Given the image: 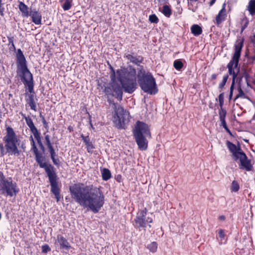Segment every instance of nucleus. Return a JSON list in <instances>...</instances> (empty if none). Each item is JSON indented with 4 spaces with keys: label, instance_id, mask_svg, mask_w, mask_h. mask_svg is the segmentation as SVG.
I'll list each match as a JSON object with an SVG mask.
<instances>
[{
    "label": "nucleus",
    "instance_id": "obj_1",
    "mask_svg": "<svg viewBox=\"0 0 255 255\" xmlns=\"http://www.w3.org/2000/svg\"><path fill=\"white\" fill-rule=\"evenodd\" d=\"M69 191L72 199L76 203L95 214L98 213L105 204L103 192L100 188H93V185L74 184L70 186Z\"/></svg>",
    "mask_w": 255,
    "mask_h": 255
},
{
    "label": "nucleus",
    "instance_id": "obj_2",
    "mask_svg": "<svg viewBox=\"0 0 255 255\" xmlns=\"http://www.w3.org/2000/svg\"><path fill=\"white\" fill-rule=\"evenodd\" d=\"M30 139L31 145V151L35 155V161L40 168L44 169L51 186L50 192L54 195L56 201L58 202L61 198V190L58 183L59 178L55 171V168L52 164L43 162L45 157L43 156L42 153H44L45 150L44 145L39 146L42 152V153H40L38 151L32 135L30 136Z\"/></svg>",
    "mask_w": 255,
    "mask_h": 255
},
{
    "label": "nucleus",
    "instance_id": "obj_3",
    "mask_svg": "<svg viewBox=\"0 0 255 255\" xmlns=\"http://www.w3.org/2000/svg\"><path fill=\"white\" fill-rule=\"evenodd\" d=\"M16 73L20 78L24 86L28 87V94L35 95L34 91L33 75L28 69L26 58L20 49L17 50L16 53Z\"/></svg>",
    "mask_w": 255,
    "mask_h": 255
},
{
    "label": "nucleus",
    "instance_id": "obj_4",
    "mask_svg": "<svg viewBox=\"0 0 255 255\" xmlns=\"http://www.w3.org/2000/svg\"><path fill=\"white\" fill-rule=\"evenodd\" d=\"M5 135L3 137L4 145L2 143H0V156L3 157L6 154L18 156L21 152L18 147L20 140L11 127L5 125Z\"/></svg>",
    "mask_w": 255,
    "mask_h": 255
},
{
    "label": "nucleus",
    "instance_id": "obj_5",
    "mask_svg": "<svg viewBox=\"0 0 255 255\" xmlns=\"http://www.w3.org/2000/svg\"><path fill=\"white\" fill-rule=\"evenodd\" d=\"M132 133L135 141L140 150H146L148 147L147 138H150V128L146 123L137 121L132 129Z\"/></svg>",
    "mask_w": 255,
    "mask_h": 255
},
{
    "label": "nucleus",
    "instance_id": "obj_6",
    "mask_svg": "<svg viewBox=\"0 0 255 255\" xmlns=\"http://www.w3.org/2000/svg\"><path fill=\"white\" fill-rule=\"evenodd\" d=\"M137 82L141 89L150 95H154L158 92L155 78L149 72H146L143 66L137 68Z\"/></svg>",
    "mask_w": 255,
    "mask_h": 255
},
{
    "label": "nucleus",
    "instance_id": "obj_7",
    "mask_svg": "<svg viewBox=\"0 0 255 255\" xmlns=\"http://www.w3.org/2000/svg\"><path fill=\"white\" fill-rule=\"evenodd\" d=\"M123 77H118L124 91L128 94H132L137 88L136 71L134 67L128 65L125 68L123 72Z\"/></svg>",
    "mask_w": 255,
    "mask_h": 255
},
{
    "label": "nucleus",
    "instance_id": "obj_8",
    "mask_svg": "<svg viewBox=\"0 0 255 255\" xmlns=\"http://www.w3.org/2000/svg\"><path fill=\"white\" fill-rule=\"evenodd\" d=\"M244 39L243 37H240L236 41L234 46V53L231 60L227 65L229 75L232 76V84H235L236 78H237V76L239 72V69L238 72H236L235 69L237 68L239 65L241 51L244 45Z\"/></svg>",
    "mask_w": 255,
    "mask_h": 255
},
{
    "label": "nucleus",
    "instance_id": "obj_9",
    "mask_svg": "<svg viewBox=\"0 0 255 255\" xmlns=\"http://www.w3.org/2000/svg\"><path fill=\"white\" fill-rule=\"evenodd\" d=\"M19 191L17 183L12 178L5 177L0 171V194L5 197H12L16 196Z\"/></svg>",
    "mask_w": 255,
    "mask_h": 255
},
{
    "label": "nucleus",
    "instance_id": "obj_10",
    "mask_svg": "<svg viewBox=\"0 0 255 255\" xmlns=\"http://www.w3.org/2000/svg\"><path fill=\"white\" fill-rule=\"evenodd\" d=\"M113 122L119 129L125 128V124L128 122L127 117L129 115L128 111L116 103H113Z\"/></svg>",
    "mask_w": 255,
    "mask_h": 255
},
{
    "label": "nucleus",
    "instance_id": "obj_11",
    "mask_svg": "<svg viewBox=\"0 0 255 255\" xmlns=\"http://www.w3.org/2000/svg\"><path fill=\"white\" fill-rule=\"evenodd\" d=\"M147 209L146 207L138 210L136 216L133 221V226L135 229L140 230H145L147 223L153 222V219L151 217H146Z\"/></svg>",
    "mask_w": 255,
    "mask_h": 255
},
{
    "label": "nucleus",
    "instance_id": "obj_12",
    "mask_svg": "<svg viewBox=\"0 0 255 255\" xmlns=\"http://www.w3.org/2000/svg\"><path fill=\"white\" fill-rule=\"evenodd\" d=\"M240 160L239 164L240 169H245L247 171H251L253 170V165L251 163V160L249 159L244 152H242L238 156Z\"/></svg>",
    "mask_w": 255,
    "mask_h": 255
},
{
    "label": "nucleus",
    "instance_id": "obj_13",
    "mask_svg": "<svg viewBox=\"0 0 255 255\" xmlns=\"http://www.w3.org/2000/svg\"><path fill=\"white\" fill-rule=\"evenodd\" d=\"M20 114L22 118L25 119L26 125L29 127L31 132L33 134L36 141L40 140L41 139L40 133L34 126L31 118L29 116L26 117L25 114L22 113Z\"/></svg>",
    "mask_w": 255,
    "mask_h": 255
},
{
    "label": "nucleus",
    "instance_id": "obj_14",
    "mask_svg": "<svg viewBox=\"0 0 255 255\" xmlns=\"http://www.w3.org/2000/svg\"><path fill=\"white\" fill-rule=\"evenodd\" d=\"M226 145L229 149V151L232 153V157L233 159L235 161H237L238 160V156L240 154L242 153V152H244L243 150L241 149L240 145L238 146H236L235 144L232 143V142L227 140L226 141Z\"/></svg>",
    "mask_w": 255,
    "mask_h": 255
},
{
    "label": "nucleus",
    "instance_id": "obj_15",
    "mask_svg": "<svg viewBox=\"0 0 255 255\" xmlns=\"http://www.w3.org/2000/svg\"><path fill=\"white\" fill-rule=\"evenodd\" d=\"M111 80V87L112 89V92L115 93L114 96L119 100L121 101L123 99V87L121 86L115 80Z\"/></svg>",
    "mask_w": 255,
    "mask_h": 255
},
{
    "label": "nucleus",
    "instance_id": "obj_16",
    "mask_svg": "<svg viewBox=\"0 0 255 255\" xmlns=\"http://www.w3.org/2000/svg\"><path fill=\"white\" fill-rule=\"evenodd\" d=\"M124 58L129 60L132 64L139 66V67L141 66L140 64L142 63L144 60L143 56L137 55V54L132 55L131 53H129V52H126L125 53Z\"/></svg>",
    "mask_w": 255,
    "mask_h": 255
},
{
    "label": "nucleus",
    "instance_id": "obj_17",
    "mask_svg": "<svg viewBox=\"0 0 255 255\" xmlns=\"http://www.w3.org/2000/svg\"><path fill=\"white\" fill-rule=\"evenodd\" d=\"M57 241L59 244L60 249L69 251L71 248L67 240L61 235L59 234L57 236Z\"/></svg>",
    "mask_w": 255,
    "mask_h": 255
},
{
    "label": "nucleus",
    "instance_id": "obj_18",
    "mask_svg": "<svg viewBox=\"0 0 255 255\" xmlns=\"http://www.w3.org/2000/svg\"><path fill=\"white\" fill-rule=\"evenodd\" d=\"M29 16L31 17L32 21L35 24L39 25L41 24L42 15L38 10L35 9L31 10Z\"/></svg>",
    "mask_w": 255,
    "mask_h": 255
},
{
    "label": "nucleus",
    "instance_id": "obj_19",
    "mask_svg": "<svg viewBox=\"0 0 255 255\" xmlns=\"http://www.w3.org/2000/svg\"><path fill=\"white\" fill-rule=\"evenodd\" d=\"M47 147L48 149V151L49 152L50 158L52 160L53 164L57 167H59L60 165V161L58 158H56L57 156V154L56 153L55 150L52 145V144L47 146Z\"/></svg>",
    "mask_w": 255,
    "mask_h": 255
},
{
    "label": "nucleus",
    "instance_id": "obj_20",
    "mask_svg": "<svg viewBox=\"0 0 255 255\" xmlns=\"http://www.w3.org/2000/svg\"><path fill=\"white\" fill-rule=\"evenodd\" d=\"M24 95L26 96L25 101L30 106V109L32 110L36 111V105L34 99L36 97L35 95L28 94L27 92H26Z\"/></svg>",
    "mask_w": 255,
    "mask_h": 255
},
{
    "label": "nucleus",
    "instance_id": "obj_21",
    "mask_svg": "<svg viewBox=\"0 0 255 255\" xmlns=\"http://www.w3.org/2000/svg\"><path fill=\"white\" fill-rule=\"evenodd\" d=\"M226 14L225 9V3L223 5L222 9L220 10L216 17V23L219 25L225 19Z\"/></svg>",
    "mask_w": 255,
    "mask_h": 255
},
{
    "label": "nucleus",
    "instance_id": "obj_22",
    "mask_svg": "<svg viewBox=\"0 0 255 255\" xmlns=\"http://www.w3.org/2000/svg\"><path fill=\"white\" fill-rule=\"evenodd\" d=\"M83 142L86 146L87 150L89 153L92 152V150L95 148V147L91 141L90 138L88 135L84 136L83 134H81L80 135Z\"/></svg>",
    "mask_w": 255,
    "mask_h": 255
},
{
    "label": "nucleus",
    "instance_id": "obj_23",
    "mask_svg": "<svg viewBox=\"0 0 255 255\" xmlns=\"http://www.w3.org/2000/svg\"><path fill=\"white\" fill-rule=\"evenodd\" d=\"M18 8L21 12V14L23 17H27L29 16L28 11V7L22 1H18Z\"/></svg>",
    "mask_w": 255,
    "mask_h": 255
},
{
    "label": "nucleus",
    "instance_id": "obj_24",
    "mask_svg": "<svg viewBox=\"0 0 255 255\" xmlns=\"http://www.w3.org/2000/svg\"><path fill=\"white\" fill-rule=\"evenodd\" d=\"M191 33L195 36H198L202 33V27L198 24H193L191 27Z\"/></svg>",
    "mask_w": 255,
    "mask_h": 255
},
{
    "label": "nucleus",
    "instance_id": "obj_25",
    "mask_svg": "<svg viewBox=\"0 0 255 255\" xmlns=\"http://www.w3.org/2000/svg\"><path fill=\"white\" fill-rule=\"evenodd\" d=\"M242 75L243 78L245 79L246 82L248 87L250 86V75L249 74V70L243 67L242 68Z\"/></svg>",
    "mask_w": 255,
    "mask_h": 255
},
{
    "label": "nucleus",
    "instance_id": "obj_26",
    "mask_svg": "<svg viewBox=\"0 0 255 255\" xmlns=\"http://www.w3.org/2000/svg\"><path fill=\"white\" fill-rule=\"evenodd\" d=\"M62 7L64 10H69L73 5V0H61Z\"/></svg>",
    "mask_w": 255,
    "mask_h": 255
},
{
    "label": "nucleus",
    "instance_id": "obj_27",
    "mask_svg": "<svg viewBox=\"0 0 255 255\" xmlns=\"http://www.w3.org/2000/svg\"><path fill=\"white\" fill-rule=\"evenodd\" d=\"M102 176L103 180H108L112 177L110 170L108 168H104L102 171Z\"/></svg>",
    "mask_w": 255,
    "mask_h": 255
},
{
    "label": "nucleus",
    "instance_id": "obj_28",
    "mask_svg": "<svg viewBox=\"0 0 255 255\" xmlns=\"http://www.w3.org/2000/svg\"><path fill=\"white\" fill-rule=\"evenodd\" d=\"M7 38L8 41V46L9 50L11 51L15 52L16 51V48L14 44V37L9 35L7 36Z\"/></svg>",
    "mask_w": 255,
    "mask_h": 255
},
{
    "label": "nucleus",
    "instance_id": "obj_29",
    "mask_svg": "<svg viewBox=\"0 0 255 255\" xmlns=\"http://www.w3.org/2000/svg\"><path fill=\"white\" fill-rule=\"evenodd\" d=\"M162 13L169 18L172 14V10L168 5H164L162 8Z\"/></svg>",
    "mask_w": 255,
    "mask_h": 255
},
{
    "label": "nucleus",
    "instance_id": "obj_30",
    "mask_svg": "<svg viewBox=\"0 0 255 255\" xmlns=\"http://www.w3.org/2000/svg\"><path fill=\"white\" fill-rule=\"evenodd\" d=\"M146 248L149 251L152 253H154L157 251L158 248V244L156 242H152L147 245Z\"/></svg>",
    "mask_w": 255,
    "mask_h": 255
},
{
    "label": "nucleus",
    "instance_id": "obj_31",
    "mask_svg": "<svg viewBox=\"0 0 255 255\" xmlns=\"http://www.w3.org/2000/svg\"><path fill=\"white\" fill-rule=\"evenodd\" d=\"M238 94L235 97V99L234 101H235L236 100H237L238 98H246L247 96L246 94H245L244 92L242 89L241 85H238Z\"/></svg>",
    "mask_w": 255,
    "mask_h": 255
},
{
    "label": "nucleus",
    "instance_id": "obj_32",
    "mask_svg": "<svg viewBox=\"0 0 255 255\" xmlns=\"http://www.w3.org/2000/svg\"><path fill=\"white\" fill-rule=\"evenodd\" d=\"M248 10L252 15L255 14V0H251L248 5Z\"/></svg>",
    "mask_w": 255,
    "mask_h": 255
},
{
    "label": "nucleus",
    "instance_id": "obj_33",
    "mask_svg": "<svg viewBox=\"0 0 255 255\" xmlns=\"http://www.w3.org/2000/svg\"><path fill=\"white\" fill-rule=\"evenodd\" d=\"M173 66L178 71H180L183 67V64L181 59H176L174 61Z\"/></svg>",
    "mask_w": 255,
    "mask_h": 255
},
{
    "label": "nucleus",
    "instance_id": "obj_34",
    "mask_svg": "<svg viewBox=\"0 0 255 255\" xmlns=\"http://www.w3.org/2000/svg\"><path fill=\"white\" fill-rule=\"evenodd\" d=\"M240 189V186L238 182L236 180L232 181L231 187V192H236Z\"/></svg>",
    "mask_w": 255,
    "mask_h": 255
},
{
    "label": "nucleus",
    "instance_id": "obj_35",
    "mask_svg": "<svg viewBox=\"0 0 255 255\" xmlns=\"http://www.w3.org/2000/svg\"><path fill=\"white\" fill-rule=\"evenodd\" d=\"M227 115L226 110L223 108V107L220 108V109L219 111V115L220 120H225L226 116Z\"/></svg>",
    "mask_w": 255,
    "mask_h": 255
},
{
    "label": "nucleus",
    "instance_id": "obj_36",
    "mask_svg": "<svg viewBox=\"0 0 255 255\" xmlns=\"http://www.w3.org/2000/svg\"><path fill=\"white\" fill-rule=\"evenodd\" d=\"M110 86H106L105 87L104 92L105 93L106 95L107 96L111 95L112 96H114V94L112 92V89L111 87V82L110 84Z\"/></svg>",
    "mask_w": 255,
    "mask_h": 255
},
{
    "label": "nucleus",
    "instance_id": "obj_37",
    "mask_svg": "<svg viewBox=\"0 0 255 255\" xmlns=\"http://www.w3.org/2000/svg\"><path fill=\"white\" fill-rule=\"evenodd\" d=\"M229 78V75L226 74L223 77V80L221 83L219 85V89H223L225 85H226V83H227V81Z\"/></svg>",
    "mask_w": 255,
    "mask_h": 255
},
{
    "label": "nucleus",
    "instance_id": "obj_38",
    "mask_svg": "<svg viewBox=\"0 0 255 255\" xmlns=\"http://www.w3.org/2000/svg\"><path fill=\"white\" fill-rule=\"evenodd\" d=\"M43 135L44 136L45 144L46 145V146L52 144V143H51V140H50V135L47 134V132H44Z\"/></svg>",
    "mask_w": 255,
    "mask_h": 255
},
{
    "label": "nucleus",
    "instance_id": "obj_39",
    "mask_svg": "<svg viewBox=\"0 0 255 255\" xmlns=\"http://www.w3.org/2000/svg\"><path fill=\"white\" fill-rule=\"evenodd\" d=\"M108 64L109 67V69L111 70V75H110V78L111 80H115L116 79V74H115V71L113 67V66L109 63V62H108Z\"/></svg>",
    "mask_w": 255,
    "mask_h": 255
},
{
    "label": "nucleus",
    "instance_id": "obj_40",
    "mask_svg": "<svg viewBox=\"0 0 255 255\" xmlns=\"http://www.w3.org/2000/svg\"><path fill=\"white\" fill-rule=\"evenodd\" d=\"M149 20L151 23H157L159 19L155 14H151L149 16Z\"/></svg>",
    "mask_w": 255,
    "mask_h": 255
},
{
    "label": "nucleus",
    "instance_id": "obj_41",
    "mask_svg": "<svg viewBox=\"0 0 255 255\" xmlns=\"http://www.w3.org/2000/svg\"><path fill=\"white\" fill-rule=\"evenodd\" d=\"M218 99L219 101V106L220 108L223 107L224 105V93L223 92L219 95Z\"/></svg>",
    "mask_w": 255,
    "mask_h": 255
},
{
    "label": "nucleus",
    "instance_id": "obj_42",
    "mask_svg": "<svg viewBox=\"0 0 255 255\" xmlns=\"http://www.w3.org/2000/svg\"><path fill=\"white\" fill-rule=\"evenodd\" d=\"M42 253L46 254L51 251V248L47 244H44L41 247Z\"/></svg>",
    "mask_w": 255,
    "mask_h": 255
},
{
    "label": "nucleus",
    "instance_id": "obj_43",
    "mask_svg": "<svg viewBox=\"0 0 255 255\" xmlns=\"http://www.w3.org/2000/svg\"><path fill=\"white\" fill-rule=\"evenodd\" d=\"M218 235L220 241L222 242L224 239L225 236L224 230L223 229L219 230Z\"/></svg>",
    "mask_w": 255,
    "mask_h": 255
},
{
    "label": "nucleus",
    "instance_id": "obj_44",
    "mask_svg": "<svg viewBox=\"0 0 255 255\" xmlns=\"http://www.w3.org/2000/svg\"><path fill=\"white\" fill-rule=\"evenodd\" d=\"M82 112H85L86 114H88V117H89V123H90L91 126L92 127H93V125L92 124V122H91V118L92 117H91V116L90 115V114H89V113L88 112L87 108H86V107L83 108L82 109Z\"/></svg>",
    "mask_w": 255,
    "mask_h": 255
},
{
    "label": "nucleus",
    "instance_id": "obj_45",
    "mask_svg": "<svg viewBox=\"0 0 255 255\" xmlns=\"http://www.w3.org/2000/svg\"><path fill=\"white\" fill-rule=\"evenodd\" d=\"M234 86H235V84H231V86L230 87V94H229V99L230 101L232 99V97H233Z\"/></svg>",
    "mask_w": 255,
    "mask_h": 255
},
{
    "label": "nucleus",
    "instance_id": "obj_46",
    "mask_svg": "<svg viewBox=\"0 0 255 255\" xmlns=\"http://www.w3.org/2000/svg\"><path fill=\"white\" fill-rule=\"evenodd\" d=\"M2 1V0H0V15L3 16L4 8L2 6L3 4Z\"/></svg>",
    "mask_w": 255,
    "mask_h": 255
},
{
    "label": "nucleus",
    "instance_id": "obj_47",
    "mask_svg": "<svg viewBox=\"0 0 255 255\" xmlns=\"http://www.w3.org/2000/svg\"><path fill=\"white\" fill-rule=\"evenodd\" d=\"M43 125V127L44 128L46 129V132H48V130H49V125H48V123L46 122V121L45 120V119H43V121L42 122Z\"/></svg>",
    "mask_w": 255,
    "mask_h": 255
},
{
    "label": "nucleus",
    "instance_id": "obj_48",
    "mask_svg": "<svg viewBox=\"0 0 255 255\" xmlns=\"http://www.w3.org/2000/svg\"><path fill=\"white\" fill-rule=\"evenodd\" d=\"M243 77H242V74L238 76H237V78H236V82H238V85H241V82Z\"/></svg>",
    "mask_w": 255,
    "mask_h": 255
},
{
    "label": "nucleus",
    "instance_id": "obj_49",
    "mask_svg": "<svg viewBox=\"0 0 255 255\" xmlns=\"http://www.w3.org/2000/svg\"><path fill=\"white\" fill-rule=\"evenodd\" d=\"M115 179L118 182L120 183L122 180V176L121 174H118L115 176Z\"/></svg>",
    "mask_w": 255,
    "mask_h": 255
},
{
    "label": "nucleus",
    "instance_id": "obj_50",
    "mask_svg": "<svg viewBox=\"0 0 255 255\" xmlns=\"http://www.w3.org/2000/svg\"><path fill=\"white\" fill-rule=\"evenodd\" d=\"M221 122V126H223V127L225 128L227 127H228L225 120H220Z\"/></svg>",
    "mask_w": 255,
    "mask_h": 255
},
{
    "label": "nucleus",
    "instance_id": "obj_51",
    "mask_svg": "<svg viewBox=\"0 0 255 255\" xmlns=\"http://www.w3.org/2000/svg\"><path fill=\"white\" fill-rule=\"evenodd\" d=\"M20 147L21 149H19L21 151V153L25 151L26 146H25L24 143H22L21 144Z\"/></svg>",
    "mask_w": 255,
    "mask_h": 255
},
{
    "label": "nucleus",
    "instance_id": "obj_52",
    "mask_svg": "<svg viewBox=\"0 0 255 255\" xmlns=\"http://www.w3.org/2000/svg\"><path fill=\"white\" fill-rule=\"evenodd\" d=\"M217 76H218V74H213L211 75V78H210V80L211 81H213V80H215L216 79L217 77Z\"/></svg>",
    "mask_w": 255,
    "mask_h": 255
},
{
    "label": "nucleus",
    "instance_id": "obj_53",
    "mask_svg": "<svg viewBox=\"0 0 255 255\" xmlns=\"http://www.w3.org/2000/svg\"><path fill=\"white\" fill-rule=\"evenodd\" d=\"M126 52H129V53H131L132 55H135V53L133 51V49L131 47L129 49H128Z\"/></svg>",
    "mask_w": 255,
    "mask_h": 255
},
{
    "label": "nucleus",
    "instance_id": "obj_54",
    "mask_svg": "<svg viewBox=\"0 0 255 255\" xmlns=\"http://www.w3.org/2000/svg\"><path fill=\"white\" fill-rule=\"evenodd\" d=\"M219 219L221 221H225L226 217L224 215H221L219 217Z\"/></svg>",
    "mask_w": 255,
    "mask_h": 255
},
{
    "label": "nucleus",
    "instance_id": "obj_55",
    "mask_svg": "<svg viewBox=\"0 0 255 255\" xmlns=\"http://www.w3.org/2000/svg\"><path fill=\"white\" fill-rule=\"evenodd\" d=\"M226 131L231 135H232V133L231 131V130H230V129L228 128V127H227L226 128H224Z\"/></svg>",
    "mask_w": 255,
    "mask_h": 255
},
{
    "label": "nucleus",
    "instance_id": "obj_56",
    "mask_svg": "<svg viewBox=\"0 0 255 255\" xmlns=\"http://www.w3.org/2000/svg\"><path fill=\"white\" fill-rule=\"evenodd\" d=\"M251 41L254 44H255V34L254 35L253 38H251Z\"/></svg>",
    "mask_w": 255,
    "mask_h": 255
},
{
    "label": "nucleus",
    "instance_id": "obj_57",
    "mask_svg": "<svg viewBox=\"0 0 255 255\" xmlns=\"http://www.w3.org/2000/svg\"><path fill=\"white\" fill-rule=\"evenodd\" d=\"M68 130H69L70 132H72L73 131V128L72 126H69L68 127Z\"/></svg>",
    "mask_w": 255,
    "mask_h": 255
},
{
    "label": "nucleus",
    "instance_id": "obj_58",
    "mask_svg": "<svg viewBox=\"0 0 255 255\" xmlns=\"http://www.w3.org/2000/svg\"><path fill=\"white\" fill-rule=\"evenodd\" d=\"M216 0H211L209 2L210 6L213 5L215 3Z\"/></svg>",
    "mask_w": 255,
    "mask_h": 255
},
{
    "label": "nucleus",
    "instance_id": "obj_59",
    "mask_svg": "<svg viewBox=\"0 0 255 255\" xmlns=\"http://www.w3.org/2000/svg\"><path fill=\"white\" fill-rule=\"evenodd\" d=\"M37 142L39 146L43 145L41 139L40 140L37 141Z\"/></svg>",
    "mask_w": 255,
    "mask_h": 255
},
{
    "label": "nucleus",
    "instance_id": "obj_60",
    "mask_svg": "<svg viewBox=\"0 0 255 255\" xmlns=\"http://www.w3.org/2000/svg\"><path fill=\"white\" fill-rule=\"evenodd\" d=\"M248 22H246L244 26L242 27V31H243L247 26Z\"/></svg>",
    "mask_w": 255,
    "mask_h": 255
},
{
    "label": "nucleus",
    "instance_id": "obj_61",
    "mask_svg": "<svg viewBox=\"0 0 255 255\" xmlns=\"http://www.w3.org/2000/svg\"><path fill=\"white\" fill-rule=\"evenodd\" d=\"M39 117L41 118L42 122H43V119H45L44 117L41 114V113H40Z\"/></svg>",
    "mask_w": 255,
    "mask_h": 255
},
{
    "label": "nucleus",
    "instance_id": "obj_62",
    "mask_svg": "<svg viewBox=\"0 0 255 255\" xmlns=\"http://www.w3.org/2000/svg\"><path fill=\"white\" fill-rule=\"evenodd\" d=\"M117 74L118 75V77H122L121 75V71L120 70H118L117 71Z\"/></svg>",
    "mask_w": 255,
    "mask_h": 255
},
{
    "label": "nucleus",
    "instance_id": "obj_63",
    "mask_svg": "<svg viewBox=\"0 0 255 255\" xmlns=\"http://www.w3.org/2000/svg\"><path fill=\"white\" fill-rule=\"evenodd\" d=\"M108 102H109V104H112V105H113V103H115L113 100H111L110 99L108 100Z\"/></svg>",
    "mask_w": 255,
    "mask_h": 255
},
{
    "label": "nucleus",
    "instance_id": "obj_64",
    "mask_svg": "<svg viewBox=\"0 0 255 255\" xmlns=\"http://www.w3.org/2000/svg\"><path fill=\"white\" fill-rule=\"evenodd\" d=\"M251 58L253 60H255V56H252Z\"/></svg>",
    "mask_w": 255,
    "mask_h": 255
}]
</instances>
